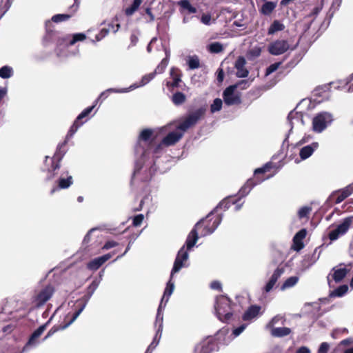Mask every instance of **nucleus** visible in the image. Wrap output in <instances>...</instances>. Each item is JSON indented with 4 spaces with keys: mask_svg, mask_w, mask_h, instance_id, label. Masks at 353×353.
Returning <instances> with one entry per match:
<instances>
[{
    "mask_svg": "<svg viewBox=\"0 0 353 353\" xmlns=\"http://www.w3.org/2000/svg\"><path fill=\"white\" fill-rule=\"evenodd\" d=\"M281 64V62H277V63L271 64L269 67L267 68L266 71H265V75H269V74H272V72H274V71H276L279 68V67L280 66Z\"/></svg>",
    "mask_w": 353,
    "mask_h": 353,
    "instance_id": "09e8293b",
    "label": "nucleus"
},
{
    "mask_svg": "<svg viewBox=\"0 0 353 353\" xmlns=\"http://www.w3.org/2000/svg\"><path fill=\"white\" fill-rule=\"evenodd\" d=\"M188 64L191 70H194L200 67L199 59L197 56L194 55L190 57L188 61Z\"/></svg>",
    "mask_w": 353,
    "mask_h": 353,
    "instance_id": "c9c22d12",
    "label": "nucleus"
},
{
    "mask_svg": "<svg viewBox=\"0 0 353 353\" xmlns=\"http://www.w3.org/2000/svg\"><path fill=\"white\" fill-rule=\"evenodd\" d=\"M240 85H243L242 88H246L248 86V82L246 80H242L236 84L230 85L223 91V98L226 105H234L241 103L240 94L234 92Z\"/></svg>",
    "mask_w": 353,
    "mask_h": 353,
    "instance_id": "6e6552de",
    "label": "nucleus"
},
{
    "mask_svg": "<svg viewBox=\"0 0 353 353\" xmlns=\"http://www.w3.org/2000/svg\"><path fill=\"white\" fill-rule=\"evenodd\" d=\"M119 28H120V24H119V23H117L115 26L113 23H110L108 28H103L101 30L100 32H101L104 34L107 35L110 31H112L113 32H117L119 30Z\"/></svg>",
    "mask_w": 353,
    "mask_h": 353,
    "instance_id": "37998d69",
    "label": "nucleus"
},
{
    "mask_svg": "<svg viewBox=\"0 0 353 353\" xmlns=\"http://www.w3.org/2000/svg\"><path fill=\"white\" fill-rule=\"evenodd\" d=\"M13 75V70L10 66L5 65L0 68V77L8 79Z\"/></svg>",
    "mask_w": 353,
    "mask_h": 353,
    "instance_id": "72a5a7b5",
    "label": "nucleus"
},
{
    "mask_svg": "<svg viewBox=\"0 0 353 353\" xmlns=\"http://www.w3.org/2000/svg\"><path fill=\"white\" fill-rule=\"evenodd\" d=\"M188 250H189L187 249L185 250V245H183L182 248H181V249L179 250L177 253V255L174 262L173 268L171 271V278L167 283L163 297L161 299V301L157 310L156 321L160 317L162 308L165 307L166 303H168L170 299V296H171L174 291V283L172 281V276L174 273L179 272L181 269L185 266L184 263L187 261L189 256Z\"/></svg>",
    "mask_w": 353,
    "mask_h": 353,
    "instance_id": "20e7f679",
    "label": "nucleus"
},
{
    "mask_svg": "<svg viewBox=\"0 0 353 353\" xmlns=\"http://www.w3.org/2000/svg\"><path fill=\"white\" fill-rule=\"evenodd\" d=\"M284 272V268L283 267H278L274 272H273L272 275V278L274 279L275 280L278 281L279 277L281 276V274Z\"/></svg>",
    "mask_w": 353,
    "mask_h": 353,
    "instance_id": "603ef678",
    "label": "nucleus"
},
{
    "mask_svg": "<svg viewBox=\"0 0 353 353\" xmlns=\"http://www.w3.org/2000/svg\"><path fill=\"white\" fill-rule=\"evenodd\" d=\"M246 64L245 59L240 56L237 58L235 61L234 68L236 69V76L240 78L247 77L249 74V71L245 68Z\"/></svg>",
    "mask_w": 353,
    "mask_h": 353,
    "instance_id": "2eb2a0df",
    "label": "nucleus"
},
{
    "mask_svg": "<svg viewBox=\"0 0 353 353\" xmlns=\"http://www.w3.org/2000/svg\"><path fill=\"white\" fill-rule=\"evenodd\" d=\"M142 3V0H134L132 5L125 10L127 16H132L139 8Z\"/></svg>",
    "mask_w": 353,
    "mask_h": 353,
    "instance_id": "2f4dec72",
    "label": "nucleus"
},
{
    "mask_svg": "<svg viewBox=\"0 0 353 353\" xmlns=\"http://www.w3.org/2000/svg\"><path fill=\"white\" fill-rule=\"evenodd\" d=\"M290 332L291 330L286 327L271 328V334L274 337H283L289 335Z\"/></svg>",
    "mask_w": 353,
    "mask_h": 353,
    "instance_id": "a878e982",
    "label": "nucleus"
},
{
    "mask_svg": "<svg viewBox=\"0 0 353 353\" xmlns=\"http://www.w3.org/2000/svg\"><path fill=\"white\" fill-rule=\"evenodd\" d=\"M79 3L78 2V0H74V3L71 6V9L73 10V12H75L78 8H79Z\"/></svg>",
    "mask_w": 353,
    "mask_h": 353,
    "instance_id": "774afa93",
    "label": "nucleus"
},
{
    "mask_svg": "<svg viewBox=\"0 0 353 353\" xmlns=\"http://www.w3.org/2000/svg\"><path fill=\"white\" fill-rule=\"evenodd\" d=\"M183 11H187L188 14L196 12V8L191 5L189 0H181L177 3Z\"/></svg>",
    "mask_w": 353,
    "mask_h": 353,
    "instance_id": "bb28decb",
    "label": "nucleus"
},
{
    "mask_svg": "<svg viewBox=\"0 0 353 353\" xmlns=\"http://www.w3.org/2000/svg\"><path fill=\"white\" fill-rule=\"evenodd\" d=\"M169 57L170 53L168 52H165V57L163 59L161 63L158 65V66L156 68V71L158 70V72L161 73L164 71L165 68L167 67L169 61Z\"/></svg>",
    "mask_w": 353,
    "mask_h": 353,
    "instance_id": "4c0bfd02",
    "label": "nucleus"
},
{
    "mask_svg": "<svg viewBox=\"0 0 353 353\" xmlns=\"http://www.w3.org/2000/svg\"><path fill=\"white\" fill-rule=\"evenodd\" d=\"M261 307L256 305L250 306L243 315L244 321H249L255 318L260 312Z\"/></svg>",
    "mask_w": 353,
    "mask_h": 353,
    "instance_id": "412c9836",
    "label": "nucleus"
},
{
    "mask_svg": "<svg viewBox=\"0 0 353 353\" xmlns=\"http://www.w3.org/2000/svg\"><path fill=\"white\" fill-rule=\"evenodd\" d=\"M54 292V287L52 285H47L35 294L33 298V303L37 307H41L52 296Z\"/></svg>",
    "mask_w": 353,
    "mask_h": 353,
    "instance_id": "9d476101",
    "label": "nucleus"
},
{
    "mask_svg": "<svg viewBox=\"0 0 353 353\" xmlns=\"http://www.w3.org/2000/svg\"><path fill=\"white\" fill-rule=\"evenodd\" d=\"M289 43L285 40H276L268 46V52L272 55H280L285 53L289 49Z\"/></svg>",
    "mask_w": 353,
    "mask_h": 353,
    "instance_id": "f8f14e48",
    "label": "nucleus"
},
{
    "mask_svg": "<svg viewBox=\"0 0 353 353\" xmlns=\"http://www.w3.org/2000/svg\"><path fill=\"white\" fill-rule=\"evenodd\" d=\"M153 78H154V73H152V72L148 74H145V76H143L142 77L141 81L139 83H135L137 85V87L136 88L145 85V84L149 83L150 81H152L153 79Z\"/></svg>",
    "mask_w": 353,
    "mask_h": 353,
    "instance_id": "79ce46f5",
    "label": "nucleus"
},
{
    "mask_svg": "<svg viewBox=\"0 0 353 353\" xmlns=\"http://www.w3.org/2000/svg\"><path fill=\"white\" fill-rule=\"evenodd\" d=\"M347 290L348 286L347 285H342L331 292L330 296L331 297H341L347 293Z\"/></svg>",
    "mask_w": 353,
    "mask_h": 353,
    "instance_id": "c756f323",
    "label": "nucleus"
},
{
    "mask_svg": "<svg viewBox=\"0 0 353 353\" xmlns=\"http://www.w3.org/2000/svg\"><path fill=\"white\" fill-rule=\"evenodd\" d=\"M181 71L179 68H172L170 70V78L172 81L168 82L167 86L170 89L179 87V83L181 82Z\"/></svg>",
    "mask_w": 353,
    "mask_h": 353,
    "instance_id": "dca6fc26",
    "label": "nucleus"
},
{
    "mask_svg": "<svg viewBox=\"0 0 353 353\" xmlns=\"http://www.w3.org/2000/svg\"><path fill=\"white\" fill-rule=\"evenodd\" d=\"M207 111V105H202L190 112L185 119L177 125V130L181 132H170L162 140L161 144L170 146L177 143L183 136V132H185L190 128L194 127L200 120L203 119Z\"/></svg>",
    "mask_w": 353,
    "mask_h": 353,
    "instance_id": "f03ea898",
    "label": "nucleus"
},
{
    "mask_svg": "<svg viewBox=\"0 0 353 353\" xmlns=\"http://www.w3.org/2000/svg\"><path fill=\"white\" fill-rule=\"evenodd\" d=\"M137 85L136 84L131 85L129 88H123V89H116V88H109L103 92L101 93L98 99L95 101L94 103L96 104L99 100H104L105 99L109 94L110 93H125L130 92L131 90H133L134 89H136Z\"/></svg>",
    "mask_w": 353,
    "mask_h": 353,
    "instance_id": "f3484780",
    "label": "nucleus"
},
{
    "mask_svg": "<svg viewBox=\"0 0 353 353\" xmlns=\"http://www.w3.org/2000/svg\"><path fill=\"white\" fill-rule=\"evenodd\" d=\"M353 343L352 338H347L342 340L336 347H349L348 346Z\"/></svg>",
    "mask_w": 353,
    "mask_h": 353,
    "instance_id": "8fccbe9b",
    "label": "nucleus"
},
{
    "mask_svg": "<svg viewBox=\"0 0 353 353\" xmlns=\"http://www.w3.org/2000/svg\"><path fill=\"white\" fill-rule=\"evenodd\" d=\"M246 325L245 324H243L240 325L239 327L235 328L232 334L234 337L238 336L241 333L243 332V331L245 330Z\"/></svg>",
    "mask_w": 353,
    "mask_h": 353,
    "instance_id": "13d9d810",
    "label": "nucleus"
},
{
    "mask_svg": "<svg viewBox=\"0 0 353 353\" xmlns=\"http://www.w3.org/2000/svg\"><path fill=\"white\" fill-rule=\"evenodd\" d=\"M185 101V95L181 92H176L172 95V101L175 105H181L183 104Z\"/></svg>",
    "mask_w": 353,
    "mask_h": 353,
    "instance_id": "c85d7f7f",
    "label": "nucleus"
},
{
    "mask_svg": "<svg viewBox=\"0 0 353 353\" xmlns=\"http://www.w3.org/2000/svg\"><path fill=\"white\" fill-rule=\"evenodd\" d=\"M46 328V325H41L39 328H37L31 335L28 342L27 343L25 348L30 345H35L37 342V339L43 334L44 330Z\"/></svg>",
    "mask_w": 353,
    "mask_h": 353,
    "instance_id": "5701e85b",
    "label": "nucleus"
},
{
    "mask_svg": "<svg viewBox=\"0 0 353 353\" xmlns=\"http://www.w3.org/2000/svg\"><path fill=\"white\" fill-rule=\"evenodd\" d=\"M330 350V344L327 342H323L318 350V353H327Z\"/></svg>",
    "mask_w": 353,
    "mask_h": 353,
    "instance_id": "864d4df0",
    "label": "nucleus"
},
{
    "mask_svg": "<svg viewBox=\"0 0 353 353\" xmlns=\"http://www.w3.org/2000/svg\"><path fill=\"white\" fill-rule=\"evenodd\" d=\"M306 234H307V231L305 229H301V230H299L295 235L294 237H295V239L301 241H303V240L305 239V237L306 236Z\"/></svg>",
    "mask_w": 353,
    "mask_h": 353,
    "instance_id": "4d7b16f0",
    "label": "nucleus"
},
{
    "mask_svg": "<svg viewBox=\"0 0 353 353\" xmlns=\"http://www.w3.org/2000/svg\"><path fill=\"white\" fill-rule=\"evenodd\" d=\"M350 220L345 219L343 221L338 225L334 229L328 233V238L331 241L337 240L341 236L344 235L350 227Z\"/></svg>",
    "mask_w": 353,
    "mask_h": 353,
    "instance_id": "9b49d317",
    "label": "nucleus"
},
{
    "mask_svg": "<svg viewBox=\"0 0 353 353\" xmlns=\"http://www.w3.org/2000/svg\"><path fill=\"white\" fill-rule=\"evenodd\" d=\"M112 256V254L108 253L101 256L95 258L88 263L87 268L90 270L95 271L98 270L104 263L109 260Z\"/></svg>",
    "mask_w": 353,
    "mask_h": 353,
    "instance_id": "4468645a",
    "label": "nucleus"
},
{
    "mask_svg": "<svg viewBox=\"0 0 353 353\" xmlns=\"http://www.w3.org/2000/svg\"><path fill=\"white\" fill-rule=\"evenodd\" d=\"M154 131L152 129L145 128L139 134L134 147L136 160L133 177L139 173L143 165L148 163V165H150V177H146L145 179H150L152 178L153 157L154 154Z\"/></svg>",
    "mask_w": 353,
    "mask_h": 353,
    "instance_id": "f257e3e1",
    "label": "nucleus"
},
{
    "mask_svg": "<svg viewBox=\"0 0 353 353\" xmlns=\"http://www.w3.org/2000/svg\"><path fill=\"white\" fill-rule=\"evenodd\" d=\"M143 219H144V216L142 214L135 216L133 218V221H132L133 225L135 227L139 226L141 225V223H142Z\"/></svg>",
    "mask_w": 353,
    "mask_h": 353,
    "instance_id": "5fc2aeb1",
    "label": "nucleus"
},
{
    "mask_svg": "<svg viewBox=\"0 0 353 353\" xmlns=\"http://www.w3.org/2000/svg\"><path fill=\"white\" fill-rule=\"evenodd\" d=\"M299 281V278L297 276H290L288 278L281 286L282 290H285L286 288H292Z\"/></svg>",
    "mask_w": 353,
    "mask_h": 353,
    "instance_id": "f704fd0d",
    "label": "nucleus"
},
{
    "mask_svg": "<svg viewBox=\"0 0 353 353\" xmlns=\"http://www.w3.org/2000/svg\"><path fill=\"white\" fill-rule=\"evenodd\" d=\"M310 350L305 347V346H302L301 347H299V349H297L296 353H310Z\"/></svg>",
    "mask_w": 353,
    "mask_h": 353,
    "instance_id": "0e129e2a",
    "label": "nucleus"
},
{
    "mask_svg": "<svg viewBox=\"0 0 353 353\" xmlns=\"http://www.w3.org/2000/svg\"><path fill=\"white\" fill-rule=\"evenodd\" d=\"M210 20V15H203L201 17V21L205 24H208Z\"/></svg>",
    "mask_w": 353,
    "mask_h": 353,
    "instance_id": "69168bd1",
    "label": "nucleus"
},
{
    "mask_svg": "<svg viewBox=\"0 0 353 353\" xmlns=\"http://www.w3.org/2000/svg\"><path fill=\"white\" fill-rule=\"evenodd\" d=\"M276 2L273 1H265L261 8L259 9V12L263 15H270L276 8Z\"/></svg>",
    "mask_w": 353,
    "mask_h": 353,
    "instance_id": "393cba45",
    "label": "nucleus"
},
{
    "mask_svg": "<svg viewBox=\"0 0 353 353\" xmlns=\"http://www.w3.org/2000/svg\"><path fill=\"white\" fill-rule=\"evenodd\" d=\"M284 272V268L283 267H278L274 272H273L272 275V278L274 279L275 280L278 281L279 277L281 276V274Z\"/></svg>",
    "mask_w": 353,
    "mask_h": 353,
    "instance_id": "3c124183",
    "label": "nucleus"
},
{
    "mask_svg": "<svg viewBox=\"0 0 353 353\" xmlns=\"http://www.w3.org/2000/svg\"><path fill=\"white\" fill-rule=\"evenodd\" d=\"M84 121L80 122L77 121V119L74 122L73 125L70 128L67 135L65 140L63 143L59 144L57 148V152L55 153L54 156L52 158H50L49 157H46L45 163L46 166H48L50 165V168H47V175H46V179L47 180H52L53 179L55 176L58 174V170H59L60 165L59 162L61 159L62 157L63 156V153L61 154V149L63 146H64L68 141L73 137V135L75 134V132L77 131L79 128L83 125Z\"/></svg>",
    "mask_w": 353,
    "mask_h": 353,
    "instance_id": "39448f33",
    "label": "nucleus"
},
{
    "mask_svg": "<svg viewBox=\"0 0 353 353\" xmlns=\"http://www.w3.org/2000/svg\"><path fill=\"white\" fill-rule=\"evenodd\" d=\"M94 106H95V103L93 105H92L90 107H88V108H85L84 110H83L81 112V113L79 114V116L77 117V120L79 121L82 120L83 118H85L87 116H88V114L94 109Z\"/></svg>",
    "mask_w": 353,
    "mask_h": 353,
    "instance_id": "a18cd8bd",
    "label": "nucleus"
},
{
    "mask_svg": "<svg viewBox=\"0 0 353 353\" xmlns=\"http://www.w3.org/2000/svg\"><path fill=\"white\" fill-rule=\"evenodd\" d=\"M350 269H347L346 268L336 269L334 268L332 271L334 272L332 274V279L336 283L341 282L350 272Z\"/></svg>",
    "mask_w": 353,
    "mask_h": 353,
    "instance_id": "4be33fe9",
    "label": "nucleus"
},
{
    "mask_svg": "<svg viewBox=\"0 0 353 353\" xmlns=\"http://www.w3.org/2000/svg\"><path fill=\"white\" fill-rule=\"evenodd\" d=\"M319 143L314 142L310 145L303 147L299 152V156L302 160H305L310 157L313 152L318 148Z\"/></svg>",
    "mask_w": 353,
    "mask_h": 353,
    "instance_id": "6ab92c4d",
    "label": "nucleus"
},
{
    "mask_svg": "<svg viewBox=\"0 0 353 353\" xmlns=\"http://www.w3.org/2000/svg\"><path fill=\"white\" fill-rule=\"evenodd\" d=\"M86 38L83 33H77L73 34L72 39L69 42L70 46L74 45L76 42L83 41Z\"/></svg>",
    "mask_w": 353,
    "mask_h": 353,
    "instance_id": "c03bdc74",
    "label": "nucleus"
},
{
    "mask_svg": "<svg viewBox=\"0 0 353 353\" xmlns=\"http://www.w3.org/2000/svg\"><path fill=\"white\" fill-rule=\"evenodd\" d=\"M304 247V244H303V241H301L299 240H298L297 239H296L295 237H293V245H292V248L293 250H296V251H300L301 250H302Z\"/></svg>",
    "mask_w": 353,
    "mask_h": 353,
    "instance_id": "de8ad7c7",
    "label": "nucleus"
},
{
    "mask_svg": "<svg viewBox=\"0 0 353 353\" xmlns=\"http://www.w3.org/2000/svg\"><path fill=\"white\" fill-rule=\"evenodd\" d=\"M333 121L332 115L327 112L317 114L312 119V130L318 133L323 132Z\"/></svg>",
    "mask_w": 353,
    "mask_h": 353,
    "instance_id": "1a4fd4ad",
    "label": "nucleus"
},
{
    "mask_svg": "<svg viewBox=\"0 0 353 353\" xmlns=\"http://www.w3.org/2000/svg\"><path fill=\"white\" fill-rule=\"evenodd\" d=\"M208 50L211 53H219L223 50V46L219 42H213L208 46Z\"/></svg>",
    "mask_w": 353,
    "mask_h": 353,
    "instance_id": "e433bc0d",
    "label": "nucleus"
},
{
    "mask_svg": "<svg viewBox=\"0 0 353 353\" xmlns=\"http://www.w3.org/2000/svg\"><path fill=\"white\" fill-rule=\"evenodd\" d=\"M270 168L271 163H268L263 167L256 169L254 172V178L249 179L240 189L239 192L240 196H246L253 187L264 181L265 178L263 176H260V175L264 174L266 172L269 171Z\"/></svg>",
    "mask_w": 353,
    "mask_h": 353,
    "instance_id": "0eeeda50",
    "label": "nucleus"
},
{
    "mask_svg": "<svg viewBox=\"0 0 353 353\" xmlns=\"http://www.w3.org/2000/svg\"><path fill=\"white\" fill-rule=\"evenodd\" d=\"M217 348V343L213 339H208L198 344L194 349V353H212Z\"/></svg>",
    "mask_w": 353,
    "mask_h": 353,
    "instance_id": "ddd939ff",
    "label": "nucleus"
},
{
    "mask_svg": "<svg viewBox=\"0 0 353 353\" xmlns=\"http://www.w3.org/2000/svg\"><path fill=\"white\" fill-rule=\"evenodd\" d=\"M210 288L213 290H216L220 292L222 291V286L219 281H214L210 283Z\"/></svg>",
    "mask_w": 353,
    "mask_h": 353,
    "instance_id": "bf43d9fd",
    "label": "nucleus"
},
{
    "mask_svg": "<svg viewBox=\"0 0 353 353\" xmlns=\"http://www.w3.org/2000/svg\"><path fill=\"white\" fill-rule=\"evenodd\" d=\"M332 353H353V347H335Z\"/></svg>",
    "mask_w": 353,
    "mask_h": 353,
    "instance_id": "49530a36",
    "label": "nucleus"
},
{
    "mask_svg": "<svg viewBox=\"0 0 353 353\" xmlns=\"http://www.w3.org/2000/svg\"><path fill=\"white\" fill-rule=\"evenodd\" d=\"M312 210L311 207L304 206L299 209L298 212V216L299 219L306 218Z\"/></svg>",
    "mask_w": 353,
    "mask_h": 353,
    "instance_id": "a19ab883",
    "label": "nucleus"
},
{
    "mask_svg": "<svg viewBox=\"0 0 353 353\" xmlns=\"http://www.w3.org/2000/svg\"><path fill=\"white\" fill-rule=\"evenodd\" d=\"M353 192V189L350 186L346 187L341 192H336L332 198L334 199V203L339 204L347 198Z\"/></svg>",
    "mask_w": 353,
    "mask_h": 353,
    "instance_id": "aec40b11",
    "label": "nucleus"
},
{
    "mask_svg": "<svg viewBox=\"0 0 353 353\" xmlns=\"http://www.w3.org/2000/svg\"><path fill=\"white\" fill-rule=\"evenodd\" d=\"M46 328V325H41L39 328H37L31 335L28 342L27 343L25 348L30 345H35L37 342V339L43 334L44 330Z\"/></svg>",
    "mask_w": 353,
    "mask_h": 353,
    "instance_id": "b1692460",
    "label": "nucleus"
},
{
    "mask_svg": "<svg viewBox=\"0 0 353 353\" xmlns=\"http://www.w3.org/2000/svg\"><path fill=\"white\" fill-rule=\"evenodd\" d=\"M85 307V303L82 304L81 307L72 314V317L70 319L68 322L63 326L61 327V329H65L68 327L70 325H71L80 315V314L83 312Z\"/></svg>",
    "mask_w": 353,
    "mask_h": 353,
    "instance_id": "473e14b6",
    "label": "nucleus"
},
{
    "mask_svg": "<svg viewBox=\"0 0 353 353\" xmlns=\"http://www.w3.org/2000/svg\"><path fill=\"white\" fill-rule=\"evenodd\" d=\"M224 78V72L223 69L219 68L218 70L217 80L219 82H222Z\"/></svg>",
    "mask_w": 353,
    "mask_h": 353,
    "instance_id": "e2e57ef3",
    "label": "nucleus"
},
{
    "mask_svg": "<svg viewBox=\"0 0 353 353\" xmlns=\"http://www.w3.org/2000/svg\"><path fill=\"white\" fill-rule=\"evenodd\" d=\"M285 29V26L279 20H274L268 28V34H273L276 32L282 31Z\"/></svg>",
    "mask_w": 353,
    "mask_h": 353,
    "instance_id": "cd10ccee",
    "label": "nucleus"
},
{
    "mask_svg": "<svg viewBox=\"0 0 353 353\" xmlns=\"http://www.w3.org/2000/svg\"><path fill=\"white\" fill-rule=\"evenodd\" d=\"M117 245H118V243L116 241H109L104 244V245L103 246V250H109L112 248L117 246Z\"/></svg>",
    "mask_w": 353,
    "mask_h": 353,
    "instance_id": "052dcab7",
    "label": "nucleus"
},
{
    "mask_svg": "<svg viewBox=\"0 0 353 353\" xmlns=\"http://www.w3.org/2000/svg\"><path fill=\"white\" fill-rule=\"evenodd\" d=\"M236 202H237V200L233 197L226 198L219 203V204L216 208V209L218 208H223L225 210L230 208L231 207V205L236 204Z\"/></svg>",
    "mask_w": 353,
    "mask_h": 353,
    "instance_id": "7c9ffc66",
    "label": "nucleus"
},
{
    "mask_svg": "<svg viewBox=\"0 0 353 353\" xmlns=\"http://www.w3.org/2000/svg\"><path fill=\"white\" fill-rule=\"evenodd\" d=\"M72 183V177L68 175V172H63L58 179V187L53 188L51 194H53L57 189H65L70 187Z\"/></svg>",
    "mask_w": 353,
    "mask_h": 353,
    "instance_id": "a211bd4d",
    "label": "nucleus"
},
{
    "mask_svg": "<svg viewBox=\"0 0 353 353\" xmlns=\"http://www.w3.org/2000/svg\"><path fill=\"white\" fill-rule=\"evenodd\" d=\"M276 281H277L276 280L270 277V280L268 281V282L267 283V284L265 286V288H264L265 291L266 292H269L273 288V287L276 284Z\"/></svg>",
    "mask_w": 353,
    "mask_h": 353,
    "instance_id": "6e6d98bb",
    "label": "nucleus"
},
{
    "mask_svg": "<svg viewBox=\"0 0 353 353\" xmlns=\"http://www.w3.org/2000/svg\"><path fill=\"white\" fill-rule=\"evenodd\" d=\"M346 84H349L348 90L353 91V73L347 78Z\"/></svg>",
    "mask_w": 353,
    "mask_h": 353,
    "instance_id": "680f3d73",
    "label": "nucleus"
},
{
    "mask_svg": "<svg viewBox=\"0 0 353 353\" xmlns=\"http://www.w3.org/2000/svg\"><path fill=\"white\" fill-rule=\"evenodd\" d=\"M213 212H210L205 219H201L200 221L196 223L194 228L190 231L189 234L188 235L185 245L187 247V250H190L196 244L199 236L197 230H199L204 223H205L203 230L201 231V235L206 236L212 234L221 223L222 220V216L220 214L216 215L213 217Z\"/></svg>",
    "mask_w": 353,
    "mask_h": 353,
    "instance_id": "7ed1b4c3",
    "label": "nucleus"
},
{
    "mask_svg": "<svg viewBox=\"0 0 353 353\" xmlns=\"http://www.w3.org/2000/svg\"><path fill=\"white\" fill-rule=\"evenodd\" d=\"M214 309L218 319L223 322H229L233 316L231 308V300L224 295L216 297Z\"/></svg>",
    "mask_w": 353,
    "mask_h": 353,
    "instance_id": "423d86ee",
    "label": "nucleus"
},
{
    "mask_svg": "<svg viewBox=\"0 0 353 353\" xmlns=\"http://www.w3.org/2000/svg\"><path fill=\"white\" fill-rule=\"evenodd\" d=\"M72 17V14H57L52 17V21L54 23H59L68 20Z\"/></svg>",
    "mask_w": 353,
    "mask_h": 353,
    "instance_id": "58836bf2",
    "label": "nucleus"
},
{
    "mask_svg": "<svg viewBox=\"0 0 353 353\" xmlns=\"http://www.w3.org/2000/svg\"><path fill=\"white\" fill-rule=\"evenodd\" d=\"M222 101L219 98H216L214 100L213 103L210 105V111L214 113L221 110L222 108Z\"/></svg>",
    "mask_w": 353,
    "mask_h": 353,
    "instance_id": "ea45409f",
    "label": "nucleus"
},
{
    "mask_svg": "<svg viewBox=\"0 0 353 353\" xmlns=\"http://www.w3.org/2000/svg\"><path fill=\"white\" fill-rule=\"evenodd\" d=\"M279 321V319H278L277 316H274L272 320L268 324V327H274L273 325L276 323L278 321Z\"/></svg>",
    "mask_w": 353,
    "mask_h": 353,
    "instance_id": "338daca9",
    "label": "nucleus"
}]
</instances>
